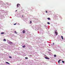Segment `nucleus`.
Returning a JSON list of instances; mask_svg holds the SVG:
<instances>
[{
	"instance_id": "1",
	"label": "nucleus",
	"mask_w": 65,
	"mask_h": 65,
	"mask_svg": "<svg viewBox=\"0 0 65 65\" xmlns=\"http://www.w3.org/2000/svg\"><path fill=\"white\" fill-rule=\"evenodd\" d=\"M55 33L56 34V35H58V32L56 31H55Z\"/></svg>"
},
{
	"instance_id": "2",
	"label": "nucleus",
	"mask_w": 65,
	"mask_h": 65,
	"mask_svg": "<svg viewBox=\"0 0 65 65\" xmlns=\"http://www.w3.org/2000/svg\"><path fill=\"white\" fill-rule=\"evenodd\" d=\"M25 32H26L25 31V30H23V34L25 33Z\"/></svg>"
},
{
	"instance_id": "3",
	"label": "nucleus",
	"mask_w": 65,
	"mask_h": 65,
	"mask_svg": "<svg viewBox=\"0 0 65 65\" xmlns=\"http://www.w3.org/2000/svg\"><path fill=\"white\" fill-rule=\"evenodd\" d=\"M19 5L20 6V4H17V5L18 8V7H19Z\"/></svg>"
},
{
	"instance_id": "4",
	"label": "nucleus",
	"mask_w": 65,
	"mask_h": 65,
	"mask_svg": "<svg viewBox=\"0 0 65 65\" xmlns=\"http://www.w3.org/2000/svg\"><path fill=\"white\" fill-rule=\"evenodd\" d=\"M45 59H49V58H48L47 57H46L45 58Z\"/></svg>"
},
{
	"instance_id": "5",
	"label": "nucleus",
	"mask_w": 65,
	"mask_h": 65,
	"mask_svg": "<svg viewBox=\"0 0 65 65\" xmlns=\"http://www.w3.org/2000/svg\"><path fill=\"white\" fill-rule=\"evenodd\" d=\"M23 47V48H24L25 47H26V46H25V45H24V46H22Z\"/></svg>"
},
{
	"instance_id": "6",
	"label": "nucleus",
	"mask_w": 65,
	"mask_h": 65,
	"mask_svg": "<svg viewBox=\"0 0 65 65\" xmlns=\"http://www.w3.org/2000/svg\"><path fill=\"white\" fill-rule=\"evenodd\" d=\"M5 33V32H2L1 33V34H4Z\"/></svg>"
},
{
	"instance_id": "7",
	"label": "nucleus",
	"mask_w": 65,
	"mask_h": 65,
	"mask_svg": "<svg viewBox=\"0 0 65 65\" xmlns=\"http://www.w3.org/2000/svg\"><path fill=\"white\" fill-rule=\"evenodd\" d=\"M6 41V39H4V40H3V41Z\"/></svg>"
},
{
	"instance_id": "8",
	"label": "nucleus",
	"mask_w": 65,
	"mask_h": 65,
	"mask_svg": "<svg viewBox=\"0 0 65 65\" xmlns=\"http://www.w3.org/2000/svg\"><path fill=\"white\" fill-rule=\"evenodd\" d=\"M6 63H7V64H9V63H8V62H6Z\"/></svg>"
},
{
	"instance_id": "9",
	"label": "nucleus",
	"mask_w": 65,
	"mask_h": 65,
	"mask_svg": "<svg viewBox=\"0 0 65 65\" xmlns=\"http://www.w3.org/2000/svg\"><path fill=\"white\" fill-rule=\"evenodd\" d=\"M54 57H56V56H57V55H54Z\"/></svg>"
},
{
	"instance_id": "10",
	"label": "nucleus",
	"mask_w": 65,
	"mask_h": 65,
	"mask_svg": "<svg viewBox=\"0 0 65 65\" xmlns=\"http://www.w3.org/2000/svg\"><path fill=\"white\" fill-rule=\"evenodd\" d=\"M61 37L62 39L63 40V36H61Z\"/></svg>"
},
{
	"instance_id": "11",
	"label": "nucleus",
	"mask_w": 65,
	"mask_h": 65,
	"mask_svg": "<svg viewBox=\"0 0 65 65\" xmlns=\"http://www.w3.org/2000/svg\"><path fill=\"white\" fill-rule=\"evenodd\" d=\"M25 59H28V58L27 57H26L25 58Z\"/></svg>"
},
{
	"instance_id": "12",
	"label": "nucleus",
	"mask_w": 65,
	"mask_h": 65,
	"mask_svg": "<svg viewBox=\"0 0 65 65\" xmlns=\"http://www.w3.org/2000/svg\"><path fill=\"white\" fill-rule=\"evenodd\" d=\"M61 61V60H59V61H58V63H60V61Z\"/></svg>"
},
{
	"instance_id": "13",
	"label": "nucleus",
	"mask_w": 65,
	"mask_h": 65,
	"mask_svg": "<svg viewBox=\"0 0 65 65\" xmlns=\"http://www.w3.org/2000/svg\"><path fill=\"white\" fill-rule=\"evenodd\" d=\"M47 24H48V25L50 24V23L49 22H47Z\"/></svg>"
},
{
	"instance_id": "14",
	"label": "nucleus",
	"mask_w": 65,
	"mask_h": 65,
	"mask_svg": "<svg viewBox=\"0 0 65 65\" xmlns=\"http://www.w3.org/2000/svg\"><path fill=\"white\" fill-rule=\"evenodd\" d=\"M32 23V21H30V24H31Z\"/></svg>"
},
{
	"instance_id": "15",
	"label": "nucleus",
	"mask_w": 65,
	"mask_h": 65,
	"mask_svg": "<svg viewBox=\"0 0 65 65\" xmlns=\"http://www.w3.org/2000/svg\"><path fill=\"white\" fill-rule=\"evenodd\" d=\"M9 58H12V57L11 56H9Z\"/></svg>"
},
{
	"instance_id": "16",
	"label": "nucleus",
	"mask_w": 65,
	"mask_h": 65,
	"mask_svg": "<svg viewBox=\"0 0 65 65\" xmlns=\"http://www.w3.org/2000/svg\"><path fill=\"white\" fill-rule=\"evenodd\" d=\"M62 63H64V61H62Z\"/></svg>"
},
{
	"instance_id": "17",
	"label": "nucleus",
	"mask_w": 65,
	"mask_h": 65,
	"mask_svg": "<svg viewBox=\"0 0 65 65\" xmlns=\"http://www.w3.org/2000/svg\"><path fill=\"white\" fill-rule=\"evenodd\" d=\"M47 19H48V20H50V18H47Z\"/></svg>"
},
{
	"instance_id": "18",
	"label": "nucleus",
	"mask_w": 65,
	"mask_h": 65,
	"mask_svg": "<svg viewBox=\"0 0 65 65\" xmlns=\"http://www.w3.org/2000/svg\"><path fill=\"white\" fill-rule=\"evenodd\" d=\"M14 32L16 33V34H17V32L16 31H15Z\"/></svg>"
},
{
	"instance_id": "19",
	"label": "nucleus",
	"mask_w": 65,
	"mask_h": 65,
	"mask_svg": "<svg viewBox=\"0 0 65 65\" xmlns=\"http://www.w3.org/2000/svg\"><path fill=\"white\" fill-rule=\"evenodd\" d=\"M17 25V23H15L14 24V25Z\"/></svg>"
},
{
	"instance_id": "20",
	"label": "nucleus",
	"mask_w": 65,
	"mask_h": 65,
	"mask_svg": "<svg viewBox=\"0 0 65 65\" xmlns=\"http://www.w3.org/2000/svg\"><path fill=\"white\" fill-rule=\"evenodd\" d=\"M45 12L46 13H47V11H46Z\"/></svg>"
},
{
	"instance_id": "21",
	"label": "nucleus",
	"mask_w": 65,
	"mask_h": 65,
	"mask_svg": "<svg viewBox=\"0 0 65 65\" xmlns=\"http://www.w3.org/2000/svg\"><path fill=\"white\" fill-rule=\"evenodd\" d=\"M30 57H32V55H30Z\"/></svg>"
},
{
	"instance_id": "22",
	"label": "nucleus",
	"mask_w": 65,
	"mask_h": 65,
	"mask_svg": "<svg viewBox=\"0 0 65 65\" xmlns=\"http://www.w3.org/2000/svg\"><path fill=\"white\" fill-rule=\"evenodd\" d=\"M22 17H24V16L23 15H22Z\"/></svg>"
},
{
	"instance_id": "23",
	"label": "nucleus",
	"mask_w": 65,
	"mask_h": 65,
	"mask_svg": "<svg viewBox=\"0 0 65 65\" xmlns=\"http://www.w3.org/2000/svg\"><path fill=\"white\" fill-rule=\"evenodd\" d=\"M55 31H57V30H55Z\"/></svg>"
},
{
	"instance_id": "24",
	"label": "nucleus",
	"mask_w": 65,
	"mask_h": 65,
	"mask_svg": "<svg viewBox=\"0 0 65 65\" xmlns=\"http://www.w3.org/2000/svg\"><path fill=\"white\" fill-rule=\"evenodd\" d=\"M15 11H16V12H17V10H15Z\"/></svg>"
},
{
	"instance_id": "25",
	"label": "nucleus",
	"mask_w": 65,
	"mask_h": 65,
	"mask_svg": "<svg viewBox=\"0 0 65 65\" xmlns=\"http://www.w3.org/2000/svg\"><path fill=\"white\" fill-rule=\"evenodd\" d=\"M53 44H54V43H53Z\"/></svg>"
}]
</instances>
